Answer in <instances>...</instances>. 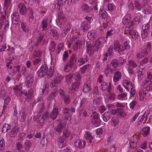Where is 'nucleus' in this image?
Returning <instances> with one entry per match:
<instances>
[{"label":"nucleus","mask_w":152,"mask_h":152,"mask_svg":"<svg viewBox=\"0 0 152 152\" xmlns=\"http://www.w3.org/2000/svg\"><path fill=\"white\" fill-rule=\"evenodd\" d=\"M76 56L73 54L72 55L70 60V62L67 64L64 68V71L67 72L69 71L72 68H75L76 66Z\"/></svg>","instance_id":"1"},{"label":"nucleus","mask_w":152,"mask_h":152,"mask_svg":"<svg viewBox=\"0 0 152 152\" xmlns=\"http://www.w3.org/2000/svg\"><path fill=\"white\" fill-rule=\"evenodd\" d=\"M107 145H109L108 148V152H115L116 147H115V143L113 139L108 137L107 139Z\"/></svg>","instance_id":"2"},{"label":"nucleus","mask_w":152,"mask_h":152,"mask_svg":"<svg viewBox=\"0 0 152 152\" xmlns=\"http://www.w3.org/2000/svg\"><path fill=\"white\" fill-rule=\"evenodd\" d=\"M150 26L148 23L144 25L141 31V37L143 39H145L148 37V33L150 29Z\"/></svg>","instance_id":"3"},{"label":"nucleus","mask_w":152,"mask_h":152,"mask_svg":"<svg viewBox=\"0 0 152 152\" xmlns=\"http://www.w3.org/2000/svg\"><path fill=\"white\" fill-rule=\"evenodd\" d=\"M48 69V67L46 65L44 64L42 65L37 72L38 76L40 77L45 76L47 74Z\"/></svg>","instance_id":"4"},{"label":"nucleus","mask_w":152,"mask_h":152,"mask_svg":"<svg viewBox=\"0 0 152 152\" xmlns=\"http://www.w3.org/2000/svg\"><path fill=\"white\" fill-rule=\"evenodd\" d=\"M113 50L115 52H118L121 55L124 54V49L123 47L118 42H115L114 44Z\"/></svg>","instance_id":"5"},{"label":"nucleus","mask_w":152,"mask_h":152,"mask_svg":"<svg viewBox=\"0 0 152 152\" xmlns=\"http://www.w3.org/2000/svg\"><path fill=\"white\" fill-rule=\"evenodd\" d=\"M64 78V77L60 75H58L57 77L52 81L51 86L52 87L57 86L58 84L60 83L62 81Z\"/></svg>","instance_id":"6"},{"label":"nucleus","mask_w":152,"mask_h":152,"mask_svg":"<svg viewBox=\"0 0 152 152\" xmlns=\"http://www.w3.org/2000/svg\"><path fill=\"white\" fill-rule=\"evenodd\" d=\"M123 86L128 91L129 90L132 91L133 90V86L132 83L127 80H124L123 82Z\"/></svg>","instance_id":"7"},{"label":"nucleus","mask_w":152,"mask_h":152,"mask_svg":"<svg viewBox=\"0 0 152 152\" xmlns=\"http://www.w3.org/2000/svg\"><path fill=\"white\" fill-rule=\"evenodd\" d=\"M104 37H102L98 39L96 42L95 46L97 48L102 47L106 41H105Z\"/></svg>","instance_id":"8"},{"label":"nucleus","mask_w":152,"mask_h":152,"mask_svg":"<svg viewBox=\"0 0 152 152\" xmlns=\"http://www.w3.org/2000/svg\"><path fill=\"white\" fill-rule=\"evenodd\" d=\"M86 144V142L82 139L78 140L75 142V145L77 148H81L85 147Z\"/></svg>","instance_id":"9"},{"label":"nucleus","mask_w":152,"mask_h":152,"mask_svg":"<svg viewBox=\"0 0 152 152\" xmlns=\"http://www.w3.org/2000/svg\"><path fill=\"white\" fill-rule=\"evenodd\" d=\"M20 12L22 15H25L26 13V8L25 5L23 3H20L18 5Z\"/></svg>","instance_id":"10"},{"label":"nucleus","mask_w":152,"mask_h":152,"mask_svg":"<svg viewBox=\"0 0 152 152\" xmlns=\"http://www.w3.org/2000/svg\"><path fill=\"white\" fill-rule=\"evenodd\" d=\"M96 37V32L94 30H91L88 33L87 37L90 40H93Z\"/></svg>","instance_id":"11"},{"label":"nucleus","mask_w":152,"mask_h":152,"mask_svg":"<svg viewBox=\"0 0 152 152\" xmlns=\"http://www.w3.org/2000/svg\"><path fill=\"white\" fill-rule=\"evenodd\" d=\"M58 145L60 148H62L66 145V141L63 137H60L58 140Z\"/></svg>","instance_id":"12"},{"label":"nucleus","mask_w":152,"mask_h":152,"mask_svg":"<svg viewBox=\"0 0 152 152\" xmlns=\"http://www.w3.org/2000/svg\"><path fill=\"white\" fill-rule=\"evenodd\" d=\"M130 16L129 15H126L123 18L122 22L124 25H129L131 24L130 22Z\"/></svg>","instance_id":"13"},{"label":"nucleus","mask_w":152,"mask_h":152,"mask_svg":"<svg viewBox=\"0 0 152 152\" xmlns=\"http://www.w3.org/2000/svg\"><path fill=\"white\" fill-rule=\"evenodd\" d=\"M147 77L148 79L146 80L145 82V86L147 87L148 85L151 84L152 83V74L149 72L147 74Z\"/></svg>","instance_id":"14"},{"label":"nucleus","mask_w":152,"mask_h":152,"mask_svg":"<svg viewBox=\"0 0 152 152\" xmlns=\"http://www.w3.org/2000/svg\"><path fill=\"white\" fill-rule=\"evenodd\" d=\"M90 28V26L86 21L82 23L80 26V29L83 31H87Z\"/></svg>","instance_id":"15"},{"label":"nucleus","mask_w":152,"mask_h":152,"mask_svg":"<svg viewBox=\"0 0 152 152\" xmlns=\"http://www.w3.org/2000/svg\"><path fill=\"white\" fill-rule=\"evenodd\" d=\"M150 128L149 126H146L143 128L140 131L141 133L144 137L147 136L149 133Z\"/></svg>","instance_id":"16"},{"label":"nucleus","mask_w":152,"mask_h":152,"mask_svg":"<svg viewBox=\"0 0 152 152\" xmlns=\"http://www.w3.org/2000/svg\"><path fill=\"white\" fill-rule=\"evenodd\" d=\"M84 137L88 142L90 143L92 142V140H93L94 138L89 132H86L84 135Z\"/></svg>","instance_id":"17"},{"label":"nucleus","mask_w":152,"mask_h":152,"mask_svg":"<svg viewBox=\"0 0 152 152\" xmlns=\"http://www.w3.org/2000/svg\"><path fill=\"white\" fill-rule=\"evenodd\" d=\"M115 94L113 93H111L107 95L104 96L105 101L113 100L115 98Z\"/></svg>","instance_id":"18"},{"label":"nucleus","mask_w":152,"mask_h":152,"mask_svg":"<svg viewBox=\"0 0 152 152\" xmlns=\"http://www.w3.org/2000/svg\"><path fill=\"white\" fill-rule=\"evenodd\" d=\"M99 16L101 18L105 19L107 18V14L104 10L100 9L99 12Z\"/></svg>","instance_id":"19"},{"label":"nucleus","mask_w":152,"mask_h":152,"mask_svg":"<svg viewBox=\"0 0 152 152\" xmlns=\"http://www.w3.org/2000/svg\"><path fill=\"white\" fill-rule=\"evenodd\" d=\"M63 135L66 137H69L70 139H72L75 135L72 134V133L70 132L68 130H65L63 132Z\"/></svg>","instance_id":"20"},{"label":"nucleus","mask_w":152,"mask_h":152,"mask_svg":"<svg viewBox=\"0 0 152 152\" xmlns=\"http://www.w3.org/2000/svg\"><path fill=\"white\" fill-rule=\"evenodd\" d=\"M121 74L120 72H118L115 74L113 77V80L115 82L118 81L121 78Z\"/></svg>","instance_id":"21"},{"label":"nucleus","mask_w":152,"mask_h":152,"mask_svg":"<svg viewBox=\"0 0 152 152\" xmlns=\"http://www.w3.org/2000/svg\"><path fill=\"white\" fill-rule=\"evenodd\" d=\"M10 99L9 97H7L6 99L4 101V103L3 106L2 113H4L5 112L7 104L10 103Z\"/></svg>","instance_id":"22"},{"label":"nucleus","mask_w":152,"mask_h":152,"mask_svg":"<svg viewBox=\"0 0 152 152\" xmlns=\"http://www.w3.org/2000/svg\"><path fill=\"white\" fill-rule=\"evenodd\" d=\"M21 28L25 32L28 33L29 31V29L28 25L24 22H23L21 24Z\"/></svg>","instance_id":"23"},{"label":"nucleus","mask_w":152,"mask_h":152,"mask_svg":"<svg viewBox=\"0 0 152 152\" xmlns=\"http://www.w3.org/2000/svg\"><path fill=\"white\" fill-rule=\"evenodd\" d=\"M66 127V124H60L57 126L56 128L55 129L58 132H61L62 129Z\"/></svg>","instance_id":"24"},{"label":"nucleus","mask_w":152,"mask_h":152,"mask_svg":"<svg viewBox=\"0 0 152 152\" xmlns=\"http://www.w3.org/2000/svg\"><path fill=\"white\" fill-rule=\"evenodd\" d=\"M148 54L147 51L142 50L141 52L137 54V57L138 58H141Z\"/></svg>","instance_id":"25"},{"label":"nucleus","mask_w":152,"mask_h":152,"mask_svg":"<svg viewBox=\"0 0 152 152\" xmlns=\"http://www.w3.org/2000/svg\"><path fill=\"white\" fill-rule=\"evenodd\" d=\"M119 123V121L117 118L113 117L111 119L110 124L112 126L115 127Z\"/></svg>","instance_id":"26"},{"label":"nucleus","mask_w":152,"mask_h":152,"mask_svg":"<svg viewBox=\"0 0 152 152\" xmlns=\"http://www.w3.org/2000/svg\"><path fill=\"white\" fill-rule=\"evenodd\" d=\"M82 45V42L80 41H77L73 45V49L75 50H78L80 48Z\"/></svg>","instance_id":"27"},{"label":"nucleus","mask_w":152,"mask_h":152,"mask_svg":"<svg viewBox=\"0 0 152 152\" xmlns=\"http://www.w3.org/2000/svg\"><path fill=\"white\" fill-rule=\"evenodd\" d=\"M66 18L64 15L62 14L60 16H59L58 21L60 24L61 25L64 24L66 22Z\"/></svg>","instance_id":"28"},{"label":"nucleus","mask_w":152,"mask_h":152,"mask_svg":"<svg viewBox=\"0 0 152 152\" xmlns=\"http://www.w3.org/2000/svg\"><path fill=\"white\" fill-rule=\"evenodd\" d=\"M58 111L57 109L55 108L52 111L50 115L51 118L54 120L56 118L58 115Z\"/></svg>","instance_id":"29"},{"label":"nucleus","mask_w":152,"mask_h":152,"mask_svg":"<svg viewBox=\"0 0 152 152\" xmlns=\"http://www.w3.org/2000/svg\"><path fill=\"white\" fill-rule=\"evenodd\" d=\"M111 117L110 113L108 112H105L102 116L103 120L105 122H107L110 118Z\"/></svg>","instance_id":"30"},{"label":"nucleus","mask_w":152,"mask_h":152,"mask_svg":"<svg viewBox=\"0 0 152 152\" xmlns=\"http://www.w3.org/2000/svg\"><path fill=\"white\" fill-rule=\"evenodd\" d=\"M118 116L119 118H124L126 117V114L124 112V109L118 108Z\"/></svg>","instance_id":"31"},{"label":"nucleus","mask_w":152,"mask_h":152,"mask_svg":"<svg viewBox=\"0 0 152 152\" xmlns=\"http://www.w3.org/2000/svg\"><path fill=\"white\" fill-rule=\"evenodd\" d=\"M134 5L136 9L138 10H140L142 8L145 6V5H142L140 4L139 2L137 1H135L134 3Z\"/></svg>","instance_id":"32"},{"label":"nucleus","mask_w":152,"mask_h":152,"mask_svg":"<svg viewBox=\"0 0 152 152\" xmlns=\"http://www.w3.org/2000/svg\"><path fill=\"white\" fill-rule=\"evenodd\" d=\"M42 53L43 52L41 51H35L32 55V58H34L37 57H40Z\"/></svg>","instance_id":"33"},{"label":"nucleus","mask_w":152,"mask_h":152,"mask_svg":"<svg viewBox=\"0 0 152 152\" xmlns=\"http://www.w3.org/2000/svg\"><path fill=\"white\" fill-rule=\"evenodd\" d=\"M137 66L136 63L133 60H130L128 61L127 67L135 68Z\"/></svg>","instance_id":"34"},{"label":"nucleus","mask_w":152,"mask_h":152,"mask_svg":"<svg viewBox=\"0 0 152 152\" xmlns=\"http://www.w3.org/2000/svg\"><path fill=\"white\" fill-rule=\"evenodd\" d=\"M121 130L122 131V133H124L128 130V128L127 125L126 123H122V127L121 128Z\"/></svg>","instance_id":"35"},{"label":"nucleus","mask_w":152,"mask_h":152,"mask_svg":"<svg viewBox=\"0 0 152 152\" xmlns=\"http://www.w3.org/2000/svg\"><path fill=\"white\" fill-rule=\"evenodd\" d=\"M127 94L126 93H124L122 94L118 95V98L119 100H126Z\"/></svg>","instance_id":"36"},{"label":"nucleus","mask_w":152,"mask_h":152,"mask_svg":"<svg viewBox=\"0 0 152 152\" xmlns=\"http://www.w3.org/2000/svg\"><path fill=\"white\" fill-rule=\"evenodd\" d=\"M25 149L27 151L29 150L32 146L31 142L29 140H27L25 143Z\"/></svg>","instance_id":"37"},{"label":"nucleus","mask_w":152,"mask_h":152,"mask_svg":"<svg viewBox=\"0 0 152 152\" xmlns=\"http://www.w3.org/2000/svg\"><path fill=\"white\" fill-rule=\"evenodd\" d=\"M11 127L10 125L8 124H5L4 125L2 129V132L3 133H5Z\"/></svg>","instance_id":"38"},{"label":"nucleus","mask_w":152,"mask_h":152,"mask_svg":"<svg viewBox=\"0 0 152 152\" xmlns=\"http://www.w3.org/2000/svg\"><path fill=\"white\" fill-rule=\"evenodd\" d=\"M87 61L86 58H80L78 60L77 64L79 66H81L84 64Z\"/></svg>","instance_id":"39"},{"label":"nucleus","mask_w":152,"mask_h":152,"mask_svg":"<svg viewBox=\"0 0 152 152\" xmlns=\"http://www.w3.org/2000/svg\"><path fill=\"white\" fill-rule=\"evenodd\" d=\"M111 64L112 67L114 69H116L117 68L118 66H119L118 64V60L115 59L112 61Z\"/></svg>","instance_id":"40"},{"label":"nucleus","mask_w":152,"mask_h":152,"mask_svg":"<svg viewBox=\"0 0 152 152\" xmlns=\"http://www.w3.org/2000/svg\"><path fill=\"white\" fill-rule=\"evenodd\" d=\"M133 31L134 30L132 29V27L129 26L126 27L125 33L127 34H129L130 35H131Z\"/></svg>","instance_id":"41"},{"label":"nucleus","mask_w":152,"mask_h":152,"mask_svg":"<svg viewBox=\"0 0 152 152\" xmlns=\"http://www.w3.org/2000/svg\"><path fill=\"white\" fill-rule=\"evenodd\" d=\"M11 17L12 21H18L19 18V14L18 13H15L11 15Z\"/></svg>","instance_id":"42"},{"label":"nucleus","mask_w":152,"mask_h":152,"mask_svg":"<svg viewBox=\"0 0 152 152\" xmlns=\"http://www.w3.org/2000/svg\"><path fill=\"white\" fill-rule=\"evenodd\" d=\"M92 121L94 126L95 127L99 126L100 124L101 121L100 119L92 120Z\"/></svg>","instance_id":"43"},{"label":"nucleus","mask_w":152,"mask_h":152,"mask_svg":"<svg viewBox=\"0 0 152 152\" xmlns=\"http://www.w3.org/2000/svg\"><path fill=\"white\" fill-rule=\"evenodd\" d=\"M82 10L86 12H88L90 11L91 9L86 4L83 5L82 7Z\"/></svg>","instance_id":"44"},{"label":"nucleus","mask_w":152,"mask_h":152,"mask_svg":"<svg viewBox=\"0 0 152 152\" xmlns=\"http://www.w3.org/2000/svg\"><path fill=\"white\" fill-rule=\"evenodd\" d=\"M102 98L100 97H98L94 99V104L96 105H98L101 103L102 101Z\"/></svg>","instance_id":"45"},{"label":"nucleus","mask_w":152,"mask_h":152,"mask_svg":"<svg viewBox=\"0 0 152 152\" xmlns=\"http://www.w3.org/2000/svg\"><path fill=\"white\" fill-rule=\"evenodd\" d=\"M118 64L121 66L124 64L126 61V60L121 57L119 58L118 60Z\"/></svg>","instance_id":"46"},{"label":"nucleus","mask_w":152,"mask_h":152,"mask_svg":"<svg viewBox=\"0 0 152 152\" xmlns=\"http://www.w3.org/2000/svg\"><path fill=\"white\" fill-rule=\"evenodd\" d=\"M12 0H5L4 6L6 9L9 7L10 8Z\"/></svg>","instance_id":"47"},{"label":"nucleus","mask_w":152,"mask_h":152,"mask_svg":"<svg viewBox=\"0 0 152 152\" xmlns=\"http://www.w3.org/2000/svg\"><path fill=\"white\" fill-rule=\"evenodd\" d=\"M1 25L0 26V28H1V27L4 25V27L5 28H8L9 26V23L8 21L7 20H4L3 21L1 22Z\"/></svg>","instance_id":"48"},{"label":"nucleus","mask_w":152,"mask_h":152,"mask_svg":"<svg viewBox=\"0 0 152 152\" xmlns=\"http://www.w3.org/2000/svg\"><path fill=\"white\" fill-rule=\"evenodd\" d=\"M91 88L87 84L85 85L83 87V91L85 93H88L90 91Z\"/></svg>","instance_id":"49"},{"label":"nucleus","mask_w":152,"mask_h":152,"mask_svg":"<svg viewBox=\"0 0 152 152\" xmlns=\"http://www.w3.org/2000/svg\"><path fill=\"white\" fill-rule=\"evenodd\" d=\"M41 25L42 27L43 30L46 28L48 26L47 19H44L42 21V23Z\"/></svg>","instance_id":"50"},{"label":"nucleus","mask_w":152,"mask_h":152,"mask_svg":"<svg viewBox=\"0 0 152 152\" xmlns=\"http://www.w3.org/2000/svg\"><path fill=\"white\" fill-rule=\"evenodd\" d=\"M123 47L124 49V51L125 50H127L129 49L130 48V46L129 45V42H128L126 41L125 42L122 46Z\"/></svg>","instance_id":"51"},{"label":"nucleus","mask_w":152,"mask_h":152,"mask_svg":"<svg viewBox=\"0 0 152 152\" xmlns=\"http://www.w3.org/2000/svg\"><path fill=\"white\" fill-rule=\"evenodd\" d=\"M108 87L107 84L105 82L102 83L101 85L100 88L103 91H106Z\"/></svg>","instance_id":"52"},{"label":"nucleus","mask_w":152,"mask_h":152,"mask_svg":"<svg viewBox=\"0 0 152 152\" xmlns=\"http://www.w3.org/2000/svg\"><path fill=\"white\" fill-rule=\"evenodd\" d=\"M18 131V129H12L10 134V136L12 137H14L17 134V132Z\"/></svg>","instance_id":"53"},{"label":"nucleus","mask_w":152,"mask_h":152,"mask_svg":"<svg viewBox=\"0 0 152 152\" xmlns=\"http://www.w3.org/2000/svg\"><path fill=\"white\" fill-rule=\"evenodd\" d=\"M5 148V142L4 139H1L0 141V150L3 151Z\"/></svg>","instance_id":"54"},{"label":"nucleus","mask_w":152,"mask_h":152,"mask_svg":"<svg viewBox=\"0 0 152 152\" xmlns=\"http://www.w3.org/2000/svg\"><path fill=\"white\" fill-rule=\"evenodd\" d=\"M72 76V74H69L66 76V79L67 83H71Z\"/></svg>","instance_id":"55"},{"label":"nucleus","mask_w":152,"mask_h":152,"mask_svg":"<svg viewBox=\"0 0 152 152\" xmlns=\"http://www.w3.org/2000/svg\"><path fill=\"white\" fill-rule=\"evenodd\" d=\"M54 72V68L53 67H51L49 69V72L47 73L49 77H52L53 75Z\"/></svg>","instance_id":"56"},{"label":"nucleus","mask_w":152,"mask_h":152,"mask_svg":"<svg viewBox=\"0 0 152 152\" xmlns=\"http://www.w3.org/2000/svg\"><path fill=\"white\" fill-rule=\"evenodd\" d=\"M42 60L40 58L35 59L33 61L34 65L35 66L39 65L40 64Z\"/></svg>","instance_id":"57"},{"label":"nucleus","mask_w":152,"mask_h":152,"mask_svg":"<svg viewBox=\"0 0 152 152\" xmlns=\"http://www.w3.org/2000/svg\"><path fill=\"white\" fill-rule=\"evenodd\" d=\"M91 117L92 120L99 119V115L96 112H94L91 115Z\"/></svg>","instance_id":"58"},{"label":"nucleus","mask_w":152,"mask_h":152,"mask_svg":"<svg viewBox=\"0 0 152 152\" xmlns=\"http://www.w3.org/2000/svg\"><path fill=\"white\" fill-rule=\"evenodd\" d=\"M115 32V31L114 29H112L107 32V34L106 36V38H107L109 36L113 35Z\"/></svg>","instance_id":"59"},{"label":"nucleus","mask_w":152,"mask_h":152,"mask_svg":"<svg viewBox=\"0 0 152 152\" xmlns=\"http://www.w3.org/2000/svg\"><path fill=\"white\" fill-rule=\"evenodd\" d=\"M130 147L132 149H134L137 146L136 141L134 142L133 141L131 140L129 142Z\"/></svg>","instance_id":"60"},{"label":"nucleus","mask_w":152,"mask_h":152,"mask_svg":"<svg viewBox=\"0 0 152 152\" xmlns=\"http://www.w3.org/2000/svg\"><path fill=\"white\" fill-rule=\"evenodd\" d=\"M146 113H145V114L141 117H140L139 119V121L137 123V125H139L141 124L144 119L145 117V115Z\"/></svg>","instance_id":"61"},{"label":"nucleus","mask_w":152,"mask_h":152,"mask_svg":"<svg viewBox=\"0 0 152 152\" xmlns=\"http://www.w3.org/2000/svg\"><path fill=\"white\" fill-rule=\"evenodd\" d=\"M139 112L135 114L130 119V122L131 123H133L135 121L138 116L139 115Z\"/></svg>","instance_id":"62"},{"label":"nucleus","mask_w":152,"mask_h":152,"mask_svg":"<svg viewBox=\"0 0 152 152\" xmlns=\"http://www.w3.org/2000/svg\"><path fill=\"white\" fill-rule=\"evenodd\" d=\"M107 9L108 10L112 11L114 10L115 9V7L114 4H110L107 6Z\"/></svg>","instance_id":"63"},{"label":"nucleus","mask_w":152,"mask_h":152,"mask_svg":"<svg viewBox=\"0 0 152 152\" xmlns=\"http://www.w3.org/2000/svg\"><path fill=\"white\" fill-rule=\"evenodd\" d=\"M88 67V65H86L83 66L80 69V72L82 74H83L85 72L86 70Z\"/></svg>","instance_id":"64"}]
</instances>
